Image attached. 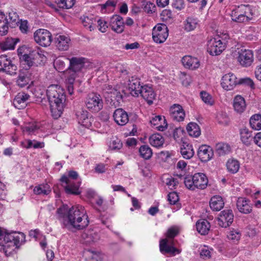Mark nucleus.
I'll return each instance as SVG.
<instances>
[{"instance_id":"nucleus-1","label":"nucleus","mask_w":261,"mask_h":261,"mask_svg":"<svg viewBox=\"0 0 261 261\" xmlns=\"http://www.w3.org/2000/svg\"><path fill=\"white\" fill-rule=\"evenodd\" d=\"M57 214L63 218V225L67 227H72L76 229H82L89 223L88 217L83 206L77 205L69 208L63 205L57 210Z\"/></svg>"},{"instance_id":"nucleus-2","label":"nucleus","mask_w":261,"mask_h":261,"mask_svg":"<svg viewBox=\"0 0 261 261\" xmlns=\"http://www.w3.org/2000/svg\"><path fill=\"white\" fill-rule=\"evenodd\" d=\"M46 95L52 116L57 119L61 116L63 111L66 99L64 90L58 85H51L46 90Z\"/></svg>"},{"instance_id":"nucleus-3","label":"nucleus","mask_w":261,"mask_h":261,"mask_svg":"<svg viewBox=\"0 0 261 261\" xmlns=\"http://www.w3.org/2000/svg\"><path fill=\"white\" fill-rule=\"evenodd\" d=\"M21 63L29 69L31 67L43 66L46 60L44 52L39 49L34 50L29 54H24L20 58Z\"/></svg>"},{"instance_id":"nucleus-4","label":"nucleus","mask_w":261,"mask_h":261,"mask_svg":"<svg viewBox=\"0 0 261 261\" xmlns=\"http://www.w3.org/2000/svg\"><path fill=\"white\" fill-rule=\"evenodd\" d=\"M184 182L186 187L194 191L196 189L203 190L207 187L208 179L205 174L196 173L194 175H187L184 177Z\"/></svg>"},{"instance_id":"nucleus-5","label":"nucleus","mask_w":261,"mask_h":261,"mask_svg":"<svg viewBox=\"0 0 261 261\" xmlns=\"http://www.w3.org/2000/svg\"><path fill=\"white\" fill-rule=\"evenodd\" d=\"M78 177V174L74 171H70L68 173V177L63 176L61 178V181L66 184L64 186L65 190L68 194L77 195L80 193L79 191L80 183L76 184L73 183L70 178L75 179Z\"/></svg>"},{"instance_id":"nucleus-6","label":"nucleus","mask_w":261,"mask_h":261,"mask_svg":"<svg viewBox=\"0 0 261 261\" xmlns=\"http://www.w3.org/2000/svg\"><path fill=\"white\" fill-rule=\"evenodd\" d=\"M87 108L93 113H97L103 108V102L101 96L95 93L88 95L85 101Z\"/></svg>"},{"instance_id":"nucleus-7","label":"nucleus","mask_w":261,"mask_h":261,"mask_svg":"<svg viewBox=\"0 0 261 261\" xmlns=\"http://www.w3.org/2000/svg\"><path fill=\"white\" fill-rule=\"evenodd\" d=\"M225 48V43L222 41L217 36L211 38L207 42V51L212 56L220 55Z\"/></svg>"},{"instance_id":"nucleus-8","label":"nucleus","mask_w":261,"mask_h":261,"mask_svg":"<svg viewBox=\"0 0 261 261\" xmlns=\"http://www.w3.org/2000/svg\"><path fill=\"white\" fill-rule=\"evenodd\" d=\"M168 36V29L163 23H158L152 30V38L156 43L164 42Z\"/></svg>"},{"instance_id":"nucleus-9","label":"nucleus","mask_w":261,"mask_h":261,"mask_svg":"<svg viewBox=\"0 0 261 261\" xmlns=\"http://www.w3.org/2000/svg\"><path fill=\"white\" fill-rule=\"evenodd\" d=\"M35 41L39 45L47 47L50 45L52 41L51 33L45 29H38L34 33Z\"/></svg>"},{"instance_id":"nucleus-10","label":"nucleus","mask_w":261,"mask_h":261,"mask_svg":"<svg viewBox=\"0 0 261 261\" xmlns=\"http://www.w3.org/2000/svg\"><path fill=\"white\" fill-rule=\"evenodd\" d=\"M236 55L240 64L244 67L250 66L253 61V54L251 50L245 48L238 49Z\"/></svg>"},{"instance_id":"nucleus-11","label":"nucleus","mask_w":261,"mask_h":261,"mask_svg":"<svg viewBox=\"0 0 261 261\" xmlns=\"http://www.w3.org/2000/svg\"><path fill=\"white\" fill-rule=\"evenodd\" d=\"M68 60L70 65L66 71V74L76 76L77 72L83 68L86 59L83 57H72Z\"/></svg>"},{"instance_id":"nucleus-12","label":"nucleus","mask_w":261,"mask_h":261,"mask_svg":"<svg viewBox=\"0 0 261 261\" xmlns=\"http://www.w3.org/2000/svg\"><path fill=\"white\" fill-rule=\"evenodd\" d=\"M173 241L166 238L162 239L160 242V250L162 253H170L174 256L176 254H179L180 250L175 248L172 245Z\"/></svg>"},{"instance_id":"nucleus-13","label":"nucleus","mask_w":261,"mask_h":261,"mask_svg":"<svg viewBox=\"0 0 261 261\" xmlns=\"http://www.w3.org/2000/svg\"><path fill=\"white\" fill-rule=\"evenodd\" d=\"M233 214L230 210H225L222 211L218 218V224L222 227L229 226L233 222Z\"/></svg>"},{"instance_id":"nucleus-14","label":"nucleus","mask_w":261,"mask_h":261,"mask_svg":"<svg viewBox=\"0 0 261 261\" xmlns=\"http://www.w3.org/2000/svg\"><path fill=\"white\" fill-rule=\"evenodd\" d=\"M239 84V81L233 73H229L225 74L222 78L221 86L226 90H232Z\"/></svg>"},{"instance_id":"nucleus-15","label":"nucleus","mask_w":261,"mask_h":261,"mask_svg":"<svg viewBox=\"0 0 261 261\" xmlns=\"http://www.w3.org/2000/svg\"><path fill=\"white\" fill-rule=\"evenodd\" d=\"M169 114L171 118L177 122L184 120L185 112L182 107L178 104H174L169 109Z\"/></svg>"},{"instance_id":"nucleus-16","label":"nucleus","mask_w":261,"mask_h":261,"mask_svg":"<svg viewBox=\"0 0 261 261\" xmlns=\"http://www.w3.org/2000/svg\"><path fill=\"white\" fill-rule=\"evenodd\" d=\"M3 237L4 240L5 242V244L4 245V246L6 249L10 246L16 248L20 242L19 236L15 232L8 233L5 231Z\"/></svg>"},{"instance_id":"nucleus-17","label":"nucleus","mask_w":261,"mask_h":261,"mask_svg":"<svg viewBox=\"0 0 261 261\" xmlns=\"http://www.w3.org/2000/svg\"><path fill=\"white\" fill-rule=\"evenodd\" d=\"M0 71L3 70L8 74H13L15 73L16 66L12 63L11 61L6 55L0 56Z\"/></svg>"},{"instance_id":"nucleus-18","label":"nucleus","mask_w":261,"mask_h":261,"mask_svg":"<svg viewBox=\"0 0 261 261\" xmlns=\"http://www.w3.org/2000/svg\"><path fill=\"white\" fill-rule=\"evenodd\" d=\"M139 94L149 105L153 103V101L156 97V94L152 88L147 85L142 87Z\"/></svg>"},{"instance_id":"nucleus-19","label":"nucleus","mask_w":261,"mask_h":261,"mask_svg":"<svg viewBox=\"0 0 261 261\" xmlns=\"http://www.w3.org/2000/svg\"><path fill=\"white\" fill-rule=\"evenodd\" d=\"M110 25L114 32L117 33H122L124 29V23L121 16L115 15L110 19Z\"/></svg>"},{"instance_id":"nucleus-20","label":"nucleus","mask_w":261,"mask_h":261,"mask_svg":"<svg viewBox=\"0 0 261 261\" xmlns=\"http://www.w3.org/2000/svg\"><path fill=\"white\" fill-rule=\"evenodd\" d=\"M198 155L202 162H206L211 160L214 155V153L212 148L210 146L201 145L199 148Z\"/></svg>"},{"instance_id":"nucleus-21","label":"nucleus","mask_w":261,"mask_h":261,"mask_svg":"<svg viewBox=\"0 0 261 261\" xmlns=\"http://www.w3.org/2000/svg\"><path fill=\"white\" fill-rule=\"evenodd\" d=\"M23 68V69L20 70V73L16 81L17 85L20 87H23L29 83L32 75L30 69L25 66Z\"/></svg>"},{"instance_id":"nucleus-22","label":"nucleus","mask_w":261,"mask_h":261,"mask_svg":"<svg viewBox=\"0 0 261 261\" xmlns=\"http://www.w3.org/2000/svg\"><path fill=\"white\" fill-rule=\"evenodd\" d=\"M115 122L121 126L125 125L128 122V116L122 109H116L113 113Z\"/></svg>"},{"instance_id":"nucleus-23","label":"nucleus","mask_w":261,"mask_h":261,"mask_svg":"<svg viewBox=\"0 0 261 261\" xmlns=\"http://www.w3.org/2000/svg\"><path fill=\"white\" fill-rule=\"evenodd\" d=\"M142 87L140 86V79L133 76L129 80L128 87L133 96H138Z\"/></svg>"},{"instance_id":"nucleus-24","label":"nucleus","mask_w":261,"mask_h":261,"mask_svg":"<svg viewBox=\"0 0 261 261\" xmlns=\"http://www.w3.org/2000/svg\"><path fill=\"white\" fill-rule=\"evenodd\" d=\"M182 63L184 67L190 69H195L199 67L200 63L196 58L190 56H185L182 59Z\"/></svg>"},{"instance_id":"nucleus-25","label":"nucleus","mask_w":261,"mask_h":261,"mask_svg":"<svg viewBox=\"0 0 261 261\" xmlns=\"http://www.w3.org/2000/svg\"><path fill=\"white\" fill-rule=\"evenodd\" d=\"M150 123L156 129L160 131H163L167 126L166 120L164 117L161 116H154L150 120Z\"/></svg>"},{"instance_id":"nucleus-26","label":"nucleus","mask_w":261,"mask_h":261,"mask_svg":"<svg viewBox=\"0 0 261 261\" xmlns=\"http://www.w3.org/2000/svg\"><path fill=\"white\" fill-rule=\"evenodd\" d=\"M70 44V38L65 35H59L56 38V46L60 50H67Z\"/></svg>"},{"instance_id":"nucleus-27","label":"nucleus","mask_w":261,"mask_h":261,"mask_svg":"<svg viewBox=\"0 0 261 261\" xmlns=\"http://www.w3.org/2000/svg\"><path fill=\"white\" fill-rule=\"evenodd\" d=\"M29 95L27 93L21 92L18 93L14 100V105L16 108L21 109L24 107L25 102L29 98Z\"/></svg>"},{"instance_id":"nucleus-28","label":"nucleus","mask_w":261,"mask_h":261,"mask_svg":"<svg viewBox=\"0 0 261 261\" xmlns=\"http://www.w3.org/2000/svg\"><path fill=\"white\" fill-rule=\"evenodd\" d=\"M7 20L5 23L7 24L8 30L9 27L15 28L19 22V18L16 12L11 11L6 15Z\"/></svg>"},{"instance_id":"nucleus-29","label":"nucleus","mask_w":261,"mask_h":261,"mask_svg":"<svg viewBox=\"0 0 261 261\" xmlns=\"http://www.w3.org/2000/svg\"><path fill=\"white\" fill-rule=\"evenodd\" d=\"M233 106L234 110L239 113L243 112L246 107L244 98L240 95H237L234 97Z\"/></svg>"},{"instance_id":"nucleus-30","label":"nucleus","mask_w":261,"mask_h":261,"mask_svg":"<svg viewBox=\"0 0 261 261\" xmlns=\"http://www.w3.org/2000/svg\"><path fill=\"white\" fill-rule=\"evenodd\" d=\"M224 202L220 196H214L210 200V206L213 211H219L224 206Z\"/></svg>"},{"instance_id":"nucleus-31","label":"nucleus","mask_w":261,"mask_h":261,"mask_svg":"<svg viewBox=\"0 0 261 261\" xmlns=\"http://www.w3.org/2000/svg\"><path fill=\"white\" fill-rule=\"evenodd\" d=\"M239 211L244 214H248L251 211V207L249 201L244 198H239L237 202Z\"/></svg>"},{"instance_id":"nucleus-32","label":"nucleus","mask_w":261,"mask_h":261,"mask_svg":"<svg viewBox=\"0 0 261 261\" xmlns=\"http://www.w3.org/2000/svg\"><path fill=\"white\" fill-rule=\"evenodd\" d=\"M76 116L80 124L85 126L89 125L90 121L87 111L81 109L76 112Z\"/></svg>"},{"instance_id":"nucleus-33","label":"nucleus","mask_w":261,"mask_h":261,"mask_svg":"<svg viewBox=\"0 0 261 261\" xmlns=\"http://www.w3.org/2000/svg\"><path fill=\"white\" fill-rule=\"evenodd\" d=\"M197 231L201 235L207 234L211 227L210 223L206 220H200L196 223Z\"/></svg>"},{"instance_id":"nucleus-34","label":"nucleus","mask_w":261,"mask_h":261,"mask_svg":"<svg viewBox=\"0 0 261 261\" xmlns=\"http://www.w3.org/2000/svg\"><path fill=\"white\" fill-rule=\"evenodd\" d=\"M81 19L82 23L85 27L89 29L90 31L94 29L96 20L93 15L90 14L88 16H83Z\"/></svg>"},{"instance_id":"nucleus-35","label":"nucleus","mask_w":261,"mask_h":261,"mask_svg":"<svg viewBox=\"0 0 261 261\" xmlns=\"http://www.w3.org/2000/svg\"><path fill=\"white\" fill-rule=\"evenodd\" d=\"M82 238L85 240L86 243H91L98 240L99 237L96 231L93 230H89L83 233Z\"/></svg>"},{"instance_id":"nucleus-36","label":"nucleus","mask_w":261,"mask_h":261,"mask_svg":"<svg viewBox=\"0 0 261 261\" xmlns=\"http://www.w3.org/2000/svg\"><path fill=\"white\" fill-rule=\"evenodd\" d=\"M150 144L153 147H160L164 143V139L159 134L152 135L149 138Z\"/></svg>"},{"instance_id":"nucleus-37","label":"nucleus","mask_w":261,"mask_h":261,"mask_svg":"<svg viewBox=\"0 0 261 261\" xmlns=\"http://www.w3.org/2000/svg\"><path fill=\"white\" fill-rule=\"evenodd\" d=\"M226 166L228 171L234 174L239 171L240 163L237 160L231 158L227 161Z\"/></svg>"},{"instance_id":"nucleus-38","label":"nucleus","mask_w":261,"mask_h":261,"mask_svg":"<svg viewBox=\"0 0 261 261\" xmlns=\"http://www.w3.org/2000/svg\"><path fill=\"white\" fill-rule=\"evenodd\" d=\"M189 135L194 137H198L201 134V131L198 125L194 122H190L187 127Z\"/></svg>"},{"instance_id":"nucleus-39","label":"nucleus","mask_w":261,"mask_h":261,"mask_svg":"<svg viewBox=\"0 0 261 261\" xmlns=\"http://www.w3.org/2000/svg\"><path fill=\"white\" fill-rule=\"evenodd\" d=\"M216 151L219 156L225 155L230 152V147L227 144L219 143L216 144Z\"/></svg>"},{"instance_id":"nucleus-40","label":"nucleus","mask_w":261,"mask_h":261,"mask_svg":"<svg viewBox=\"0 0 261 261\" xmlns=\"http://www.w3.org/2000/svg\"><path fill=\"white\" fill-rule=\"evenodd\" d=\"M180 153L184 158L190 159L194 155V150L191 145L184 144L180 149Z\"/></svg>"},{"instance_id":"nucleus-41","label":"nucleus","mask_w":261,"mask_h":261,"mask_svg":"<svg viewBox=\"0 0 261 261\" xmlns=\"http://www.w3.org/2000/svg\"><path fill=\"white\" fill-rule=\"evenodd\" d=\"M34 193L36 195H47L51 192V189L47 184H42L36 186L34 189Z\"/></svg>"},{"instance_id":"nucleus-42","label":"nucleus","mask_w":261,"mask_h":261,"mask_svg":"<svg viewBox=\"0 0 261 261\" xmlns=\"http://www.w3.org/2000/svg\"><path fill=\"white\" fill-rule=\"evenodd\" d=\"M139 151L141 157L145 160L150 159L152 155V149L147 145H142L140 147Z\"/></svg>"},{"instance_id":"nucleus-43","label":"nucleus","mask_w":261,"mask_h":261,"mask_svg":"<svg viewBox=\"0 0 261 261\" xmlns=\"http://www.w3.org/2000/svg\"><path fill=\"white\" fill-rule=\"evenodd\" d=\"M251 127L255 130L261 129V115L255 114L250 119Z\"/></svg>"},{"instance_id":"nucleus-44","label":"nucleus","mask_w":261,"mask_h":261,"mask_svg":"<svg viewBox=\"0 0 261 261\" xmlns=\"http://www.w3.org/2000/svg\"><path fill=\"white\" fill-rule=\"evenodd\" d=\"M241 139L243 143L248 145L252 140V134L248 129L243 128L240 132Z\"/></svg>"},{"instance_id":"nucleus-45","label":"nucleus","mask_w":261,"mask_h":261,"mask_svg":"<svg viewBox=\"0 0 261 261\" xmlns=\"http://www.w3.org/2000/svg\"><path fill=\"white\" fill-rule=\"evenodd\" d=\"M198 21L196 18L188 17L185 24V30L187 31L194 30L197 26Z\"/></svg>"},{"instance_id":"nucleus-46","label":"nucleus","mask_w":261,"mask_h":261,"mask_svg":"<svg viewBox=\"0 0 261 261\" xmlns=\"http://www.w3.org/2000/svg\"><path fill=\"white\" fill-rule=\"evenodd\" d=\"M7 20L6 16L0 11V35L4 36L8 33V27L5 23Z\"/></svg>"},{"instance_id":"nucleus-47","label":"nucleus","mask_w":261,"mask_h":261,"mask_svg":"<svg viewBox=\"0 0 261 261\" xmlns=\"http://www.w3.org/2000/svg\"><path fill=\"white\" fill-rule=\"evenodd\" d=\"M58 6L62 9H68L72 8L75 4V0H55Z\"/></svg>"},{"instance_id":"nucleus-48","label":"nucleus","mask_w":261,"mask_h":261,"mask_svg":"<svg viewBox=\"0 0 261 261\" xmlns=\"http://www.w3.org/2000/svg\"><path fill=\"white\" fill-rule=\"evenodd\" d=\"M39 129V126L36 123L29 124L22 127V131L29 135L35 134Z\"/></svg>"},{"instance_id":"nucleus-49","label":"nucleus","mask_w":261,"mask_h":261,"mask_svg":"<svg viewBox=\"0 0 261 261\" xmlns=\"http://www.w3.org/2000/svg\"><path fill=\"white\" fill-rule=\"evenodd\" d=\"M231 19L233 21L237 22H244L249 19V17L244 14H240L232 11L231 14Z\"/></svg>"},{"instance_id":"nucleus-50","label":"nucleus","mask_w":261,"mask_h":261,"mask_svg":"<svg viewBox=\"0 0 261 261\" xmlns=\"http://www.w3.org/2000/svg\"><path fill=\"white\" fill-rule=\"evenodd\" d=\"M16 42L13 38H8L5 42L1 44V48L4 50L13 49L14 48Z\"/></svg>"},{"instance_id":"nucleus-51","label":"nucleus","mask_w":261,"mask_h":261,"mask_svg":"<svg viewBox=\"0 0 261 261\" xmlns=\"http://www.w3.org/2000/svg\"><path fill=\"white\" fill-rule=\"evenodd\" d=\"M66 87L68 93L72 95L74 92L73 83L76 76L67 74Z\"/></svg>"},{"instance_id":"nucleus-52","label":"nucleus","mask_w":261,"mask_h":261,"mask_svg":"<svg viewBox=\"0 0 261 261\" xmlns=\"http://www.w3.org/2000/svg\"><path fill=\"white\" fill-rule=\"evenodd\" d=\"M122 147V143L120 139L113 138L110 143L109 147L112 150H119Z\"/></svg>"},{"instance_id":"nucleus-53","label":"nucleus","mask_w":261,"mask_h":261,"mask_svg":"<svg viewBox=\"0 0 261 261\" xmlns=\"http://www.w3.org/2000/svg\"><path fill=\"white\" fill-rule=\"evenodd\" d=\"M201 98L202 101L206 104L212 106L214 103V100L212 96L205 91H202L200 93Z\"/></svg>"},{"instance_id":"nucleus-54","label":"nucleus","mask_w":261,"mask_h":261,"mask_svg":"<svg viewBox=\"0 0 261 261\" xmlns=\"http://www.w3.org/2000/svg\"><path fill=\"white\" fill-rule=\"evenodd\" d=\"M227 238L234 242H237L241 238L240 232L238 230H230L227 234Z\"/></svg>"},{"instance_id":"nucleus-55","label":"nucleus","mask_w":261,"mask_h":261,"mask_svg":"<svg viewBox=\"0 0 261 261\" xmlns=\"http://www.w3.org/2000/svg\"><path fill=\"white\" fill-rule=\"evenodd\" d=\"M238 14H244L247 15V14L250 12V9L248 5H240L237 8L233 10Z\"/></svg>"},{"instance_id":"nucleus-56","label":"nucleus","mask_w":261,"mask_h":261,"mask_svg":"<svg viewBox=\"0 0 261 261\" xmlns=\"http://www.w3.org/2000/svg\"><path fill=\"white\" fill-rule=\"evenodd\" d=\"M156 9L155 5L150 2H147L144 6V11L148 13L154 12Z\"/></svg>"},{"instance_id":"nucleus-57","label":"nucleus","mask_w":261,"mask_h":261,"mask_svg":"<svg viewBox=\"0 0 261 261\" xmlns=\"http://www.w3.org/2000/svg\"><path fill=\"white\" fill-rule=\"evenodd\" d=\"M178 200V196L176 192H171L168 195V200L171 204H175Z\"/></svg>"},{"instance_id":"nucleus-58","label":"nucleus","mask_w":261,"mask_h":261,"mask_svg":"<svg viewBox=\"0 0 261 261\" xmlns=\"http://www.w3.org/2000/svg\"><path fill=\"white\" fill-rule=\"evenodd\" d=\"M117 4V0H108L102 6L103 8L107 9L108 11H112Z\"/></svg>"},{"instance_id":"nucleus-59","label":"nucleus","mask_w":261,"mask_h":261,"mask_svg":"<svg viewBox=\"0 0 261 261\" xmlns=\"http://www.w3.org/2000/svg\"><path fill=\"white\" fill-rule=\"evenodd\" d=\"M172 6L177 10H181L185 8V5L184 0H174Z\"/></svg>"},{"instance_id":"nucleus-60","label":"nucleus","mask_w":261,"mask_h":261,"mask_svg":"<svg viewBox=\"0 0 261 261\" xmlns=\"http://www.w3.org/2000/svg\"><path fill=\"white\" fill-rule=\"evenodd\" d=\"M98 23V29L102 33L106 32L108 28V25L106 21L102 19H99L96 21Z\"/></svg>"},{"instance_id":"nucleus-61","label":"nucleus","mask_w":261,"mask_h":261,"mask_svg":"<svg viewBox=\"0 0 261 261\" xmlns=\"http://www.w3.org/2000/svg\"><path fill=\"white\" fill-rule=\"evenodd\" d=\"M178 233V229L175 227H171L169 228L167 232L166 236L168 239H173Z\"/></svg>"},{"instance_id":"nucleus-62","label":"nucleus","mask_w":261,"mask_h":261,"mask_svg":"<svg viewBox=\"0 0 261 261\" xmlns=\"http://www.w3.org/2000/svg\"><path fill=\"white\" fill-rule=\"evenodd\" d=\"M239 84H245L249 86L251 88H254V84L253 81L250 78L242 79L239 81Z\"/></svg>"},{"instance_id":"nucleus-63","label":"nucleus","mask_w":261,"mask_h":261,"mask_svg":"<svg viewBox=\"0 0 261 261\" xmlns=\"http://www.w3.org/2000/svg\"><path fill=\"white\" fill-rule=\"evenodd\" d=\"M184 130L180 128H176L173 130V136L175 140H178L183 135Z\"/></svg>"},{"instance_id":"nucleus-64","label":"nucleus","mask_w":261,"mask_h":261,"mask_svg":"<svg viewBox=\"0 0 261 261\" xmlns=\"http://www.w3.org/2000/svg\"><path fill=\"white\" fill-rule=\"evenodd\" d=\"M200 256L201 258L206 259L211 257V251L207 248H203L200 251Z\"/></svg>"}]
</instances>
